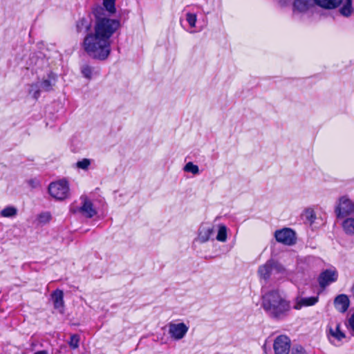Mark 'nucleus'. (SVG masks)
Masks as SVG:
<instances>
[{
    "label": "nucleus",
    "instance_id": "2f4dec72",
    "mask_svg": "<svg viewBox=\"0 0 354 354\" xmlns=\"http://www.w3.org/2000/svg\"><path fill=\"white\" fill-rule=\"evenodd\" d=\"M52 87V83L49 80H44L40 84V88L44 91H49Z\"/></svg>",
    "mask_w": 354,
    "mask_h": 354
},
{
    "label": "nucleus",
    "instance_id": "9b49d317",
    "mask_svg": "<svg viewBox=\"0 0 354 354\" xmlns=\"http://www.w3.org/2000/svg\"><path fill=\"white\" fill-rule=\"evenodd\" d=\"M316 5L315 0H294L292 3L293 14L306 13Z\"/></svg>",
    "mask_w": 354,
    "mask_h": 354
},
{
    "label": "nucleus",
    "instance_id": "dca6fc26",
    "mask_svg": "<svg viewBox=\"0 0 354 354\" xmlns=\"http://www.w3.org/2000/svg\"><path fill=\"white\" fill-rule=\"evenodd\" d=\"M51 297L55 308L57 309L59 313H62L64 306L63 291L61 290H56L52 293Z\"/></svg>",
    "mask_w": 354,
    "mask_h": 354
},
{
    "label": "nucleus",
    "instance_id": "1a4fd4ad",
    "mask_svg": "<svg viewBox=\"0 0 354 354\" xmlns=\"http://www.w3.org/2000/svg\"><path fill=\"white\" fill-rule=\"evenodd\" d=\"M290 340L286 335H279L274 341L273 348L275 354H289Z\"/></svg>",
    "mask_w": 354,
    "mask_h": 354
},
{
    "label": "nucleus",
    "instance_id": "c9c22d12",
    "mask_svg": "<svg viewBox=\"0 0 354 354\" xmlns=\"http://www.w3.org/2000/svg\"><path fill=\"white\" fill-rule=\"evenodd\" d=\"M35 354H48L46 351H39L35 353Z\"/></svg>",
    "mask_w": 354,
    "mask_h": 354
},
{
    "label": "nucleus",
    "instance_id": "6e6552de",
    "mask_svg": "<svg viewBox=\"0 0 354 354\" xmlns=\"http://www.w3.org/2000/svg\"><path fill=\"white\" fill-rule=\"evenodd\" d=\"M215 225L209 223H202L198 230L197 236L194 241L199 243L209 241L214 232Z\"/></svg>",
    "mask_w": 354,
    "mask_h": 354
},
{
    "label": "nucleus",
    "instance_id": "f257e3e1",
    "mask_svg": "<svg viewBox=\"0 0 354 354\" xmlns=\"http://www.w3.org/2000/svg\"><path fill=\"white\" fill-rule=\"evenodd\" d=\"M95 16L93 31L84 37L82 46L89 57L105 60L111 53V37L121 24L120 20L106 17L97 11Z\"/></svg>",
    "mask_w": 354,
    "mask_h": 354
},
{
    "label": "nucleus",
    "instance_id": "cd10ccee",
    "mask_svg": "<svg viewBox=\"0 0 354 354\" xmlns=\"http://www.w3.org/2000/svg\"><path fill=\"white\" fill-rule=\"evenodd\" d=\"M81 72L84 77L91 80L93 75V69L88 65H84L81 68Z\"/></svg>",
    "mask_w": 354,
    "mask_h": 354
},
{
    "label": "nucleus",
    "instance_id": "7c9ffc66",
    "mask_svg": "<svg viewBox=\"0 0 354 354\" xmlns=\"http://www.w3.org/2000/svg\"><path fill=\"white\" fill-rule=\"evenodd\" d=\"M39 87L40 86H39L37 84H32L30 86L29 93L35 99L38 98V97L39 96Z\"/></svg>",
    "mask_w": 354,
    "mask_h": 354
},
{
    "label": "nucleus",
    "instance_id": "bb28decb",
    "mask_svg": "<svg viewBox=\"0 0 354 354\" xmlns=\"http://www.w3.org/2000/svg\"><path fill=\"white\" fill-rule=\"evenodd\" d=\"M80 343V337L79 335L74 334L71 335L70 341L68 342V344L70 347L73 349H76L79 347Z\"/></svg>",
    "mask_w": 354,
    "mask_h": 354
},
{
    "label": "nucleus",
    "instance_id": "2eb2a0df",
    "mask_svg": "<svg viewBox=\"0 0 354 354\" xmlns=\"http://www.w3.org/2000/svg\"><path fill=\"white\" fill-rule=\"evenodd\" d=\"M273 260L270 259L266 261L263 265H261L258 268V275L261 279L264 280L268 279L273 274Z\"/></svg>",
    "mask_w": 354,
    "mask_h": 354
},
{
    "label": "nucleus",
    "instance_id": "a878e982",
    "mask_svg": "<svg viewBox=\"0 0 354 354\" xmlns=\"http://www.w3.org/2000/svg\"><path fill=\"white\" fill-rule=\"evenodd\" d=\"M91 24L86 19H81L77 22V30L81 32L84 30H88Z\"/></svg>",
    "mask_w": 354,
    "mask_h": 354
},
{
    "label": "nucleus",
    "instance_id": "0eeeda50",
    "mask_svg": "<svg viewBox=\"0 0 354 354\" xmlns=\"http://www.w3.org/2000/svg\"><path fill=\"white\" fill-rule=\"evenodd\" d=\"M168 328L169 334L174 340L182 339L186 335L189 330L188 326L183 322H170L168 324Z\"/></svg>",
    "mask_w": 354,
    "mask_h": 354
},
{
    "label": "nucleus",
    "instance_id": "4be33fe9",
    "mask_svg": "<svg viewBox=\"0 0 354 354\" xmlns=\"http://www.w3.org/2000/svg\"><path fill=\"white\" fill-rule=\"evenodd\" d=\"M272 264V270L274 274H279V277L285 276L286 274V269L283 265L274 260Z\"/></svg>",
    "mask_w": 354,
    "mask_h": 354
},
{
    "label": "nucleus",
    "instance_id": "4468645a",
    "mask_svg": "<svg viewBox=\"0 0 354 354\" xmlns=\"http://www.w3.org/2000/svg\"><path fill=\"white\" fill-rule=\"evenodd\" d=\"M334 306L339 312L345 313L350 306L348 297L344 294L337 295L335 298Z\"/></svg>",
    "mask_w": 354,
    "mask_h": 354
},
{
    "label": "nucleus",
    "instance_id": "6ab92c4d",
    "mask_svg": "<svg viewBox=\"0 0 354 354\" xmlns=\"http://www.w3.org/2000/svg\"><path fill=\"white\" fill-rule=\"evenodd\" d=\"M316 5L325 8L333 9L337 8L342 1V0H315Z\"/></svg>",
    "mask_w": 354,
    "mask_h": 354
},
{
    "label": "nucleus",
    "instance_id": "e433bc0d",
    "mask_svg": "<svg viewBox=\"0 0 354 354\" xmlns=\"http://www.w3.org/2000/svg\"><path fill=\"white\" fill-rule=\"evenodd\" d=\"M351 292H352V294L353 295V297H354V283L353 284L352 288H351Z\"/></svg>",
    "mask_w": 354,
    "mask_h": 354
},
{
    "label": "nucleus",
    "instance_id": "c85d7f7f",
    "mask_svg": "<svg viewBox=\"0 0 354 354\" xmlns=\"http://www.w3.org/2000/svg\"><path fill=\"white\" fill-rule=\"evenodd\" d=\"M186 20L187 21V22L191 28L196 27V23L197 21V17H196V14L187 12L186 14Z\"/></svg>",
    "mask_w": 354,
    "mask_h": 354
},
{
    "label": "nucleus",
    "instance_id": "aec40b11",
    "mask_svg": "<svg viewBox=\"0 0 354 354\" xmlns=\"http://www.w3.org/2000/svg\"><path fill=\"white\" fill-rule=\"evenodd\" d=\"M301 216L304 219H305L310 225L314 223L316 220V214L315 209L312 207L306 208L302 214Z\"/></svg>",
    "mask_w": 354,
    "mask_h": 354
},
{
    "label": "nucleus",
    "instance_id": "a211bd4d",
    "mask_svg": "<svg viewBox=\"0 0 354 354\" xmlns=\"http://www.w3.org/2000/svg\"><path fill=\"white\" fill-rule=\"evenodd\" d=\"M342 227L347 235H354V218H346L342 223Z\"/></svg>",
    "mask_w": 354,
    "mask_h": 354
},
{
    "label": "nucleus",
    "instance_id": "473e14b6",
    "mask_svg": "<svg viewBox=\"0 0 354 354\" xmlns=\"http://www.w3.org/2000/svg\"><path fill=\"white\" fill-rule=\"evenodd\" d=\"M50 218L51 216L50 214L46 212L41 214L38 217V220L39 223H44L49 221L50 220Z\"/></svg>",
    "mask_w": 354,
    "mask_h": 354
},
{
    "label": "nucleus",
    "instance_id": "39448f33",
    "mask_svg": "<svg viewBox=\"0 0 354 354\" xmlns=\"http://www.w3.org/2000/svg\"><path fill=\"white\" fill-rule=\"evenodd\" d=\"M338 218H343L354 213V203L346 196L339 198L335 208Z\"/></svg>",
    "mask_w": 354,
    "mask_h": 354
},
{
    "label": "nucleus",
    "instance_id": "423d86ee",
    "mask_svg": "<svg viewBox=\"0 0 354 354\" xmlns=\"http://www.w3.org/2000/svg\"><path fill=\"white\" fill-rule=\"evenodd\" d=\"M274 237L277 242L286 245H293L297 241L295 232L288 227L275 231Z\"/></svg>",
    "mask_w": 354,
    "mask_h": 354
},
{
    "label": "nucleus",
    "instance_id": "20e7f679",
    "mask_svg": "<svg viewBox=\"0 0 354 354\" xmlns=\"http://www.w3.org/2000/svg\"><path fill=\"white\" fill-rule=\"evenodd\" d=\"M69 185L66 180H60L51 183L48 187L50 195L54 198L59 201L64 200L70 194Z\"/></svg>",
    "mask_w": 354,
    "mask_h": 354
},
{
    "label": "nucleus",
    "instance_id": "b1692460",
    "mask_svg": "<svg viewBox=\"0 0 354 354\" xmlns=\"http://www.w3.org/2000/svg\"><path fill=\"white\" fill-rule=\"evenodd\" d=\"M184 171L186 172L191 173L194 175L199 174V168L198 165H194L192 162H187L184 167Z\"/></svg>",
    "mask_w": 354,
    "mask_h": 354
},
{
    "label": "nucleus",
    "instance_id": "ddd939ff",
    "mask_svg": "<svg viewBox=\"0 0 354 354\" xmlns=\"http://www.w3.org/2000/svg\"><path fill=\"white\" fill-rule=\"evenodd\" d=\"M339 323H330L328 326L329 330V339L330 342H332V339L334 340H337L338 342L342 341L344 338H345L346 335L344 332L342 331L340 328Z\"/></svg>",
    "mask_w": 354,
    "mask_h": 354
},
{
    "label": "nucleus",
    "instance_id": "7ed1b4c3",
    "mask_svg": "<svg viewBox=\"0 0 354 354\" xmlns=\"http://www.w3.org/2000/svg\"><path fill=\"white\" fill-rule=\"evenodd\" d=\"M80 200L81 201L80 205H71L70 210L72 213L80 214L87 218H93L97 214V212L92 201L86 196H82Z\"/></svg>",
    "mask_w": 354,
    "mask_h": 354
},
{
    "label": "nucleus",
    "instance_id": "f3484780",
    "mask_svg": "<svg viewBox=\"0 0 354 354\" xmlns=\"http://www.w3.org/2000/svg\"><path fill=\"white\" fill-rule=\"evenodd\" d=\"M217 233L216 239L221 243H225L227 240V232L228 229L224 224H218L215 226Z\"/></svg>",
    "mask_w": 354,
    "mask_h": 354
},
{
    "label": "nucleus",
    "instance_id": "f8f14e48",
    "mask_svg": "<svg viewBox=\"0 0 354 354\" xmlns=\"http://www.w3.org/2000/svg\"><path fill=\"white\" fill-rule=\"evenodd\" d=\"M319 301V296L303 297H297L295 299L294 309L300 310L303 307L315 305Z\"/></svg>",
    "mask_w": 354,
    "mask_h": 354
},
{
    "label": "nucleus",
    "instance_id": "9d476101",
    "mask_svg": "<svg viewBox=\"0 0 354 354\" xmlns=\"http://www.w3.org/2000/svg\"><path fill=\"white\" fill-rule=\"evenodd\" d=\"M338 273L335 269H328L323 271L319 278L318 281L319 286L325 288L331 283H333L337 280Z\"/></svg>",
    "mask_w": 354,
    "mask_h": 354
},
{
    "label": "nucleus",
    "instance_id": "5701e85b",
    "mask_svg": "<svg viewBox=\"0 0 354 354\" xmlns=\"http://www.w3.org/2000/svg\"><path fill=\"white\" fill-rule=\"evenodd\" d=\"M17 214V209L13 206L6 207L0 212V215L6 218L15 216Z\"/></svg>",
    "mask_w": 354,
    "mask_h": 354
},
{
    "label": "nucleus",
    "instance_id": "c756f323",
    "mask_svg": "<svg viewBox=\"0 0 354 354\" xmlns=\"http://www.w3.org/2000/svg\"><path fill=\"white\" fill-rule=\"evenodd\" d=\"M91 165V160L87 158H84L76 163V166L79 169L86 170Z\"/></svg>",
    "mask_w": 354,
    "mask_h": 354
},
{
    "label": "nucleus",
    "instance_id": "393cba45",
    "mask_svg": "<svg viewBox=\"0 0 354 354\" xmlns=\"http://www.w3.org/2000/svg\"><path fill=\"white\" fill-rule=\"evenodd\" d=\"M115 3V0H103L104 8L111 14H114L116 11Z\"/></svg>",
    "mask_w": 354,
    "mask_h": 354
},
{
    "label": "nucleus",
    "instance_id": "f704fd0d",
    "mask_svg": "<svg viewBox=\"0 0 354 354\" xmlns=\"http://www.w3.org/2000/svg\"><path fill=\"white\" fill-rule=\"evenodd\" d=\"M348 323L351 329L354 332V313L350 317Z\"/></svg>",
    "mask_w": 354,
    "mask_h": 354
},
{
    "label": "nucleus",
    "instance_id": "f03ea898",
    "mask_svg": "<svg viewBox=\"0 0 354 354\" xmlns=\"http://www.w3.org/2000/svg\"><path fill=\"white\" fill-rule=\"evenodd\" d=\"M261 306L266 313L274 319L285 317L290 310V302L279 290H273L262 296Z\"/></svg>",
    "mask_w": 354,
    "mask_h": 354
},
{
    "label": "nucleus",
    "instance_id": "412c9836",
    "mask_svg": "<svg viewBox=\"0 0 354 354\" xmlns=\"http://www.w3.org/2000/svg\"><path fill=\"white\" fill-rule=\"evenodd\" d=\"M339 12L344 17H349L353 12L352 0H346Z\"/></svg>",
    "mask_w": 354,
    "mask_h": 354
},
{
    "label": "nucleus",
    "instance_id": "72a5a7b5",
    "mask_svg": "<svg viewBox=\"0 0 354 354\" xmlns=\"http://www.w3.org/2000/svg\"><path fill=\"white\" fill-rule=\"evenodd\" d=\"M291 354H307V353L302 346H297L292 348Z\"/></svg>",
    "mask_w": 354,
    "mask_h": 354
}]
</instances>
